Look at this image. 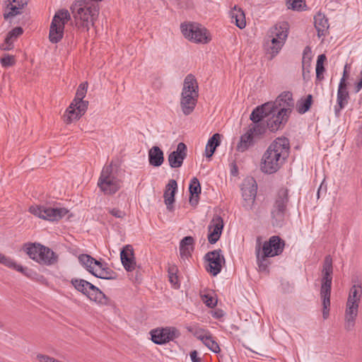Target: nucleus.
Here are the masks:
<instances>
[{"instance_id": "1", "label": "nucleus", "mask_w": 362, "mask_h": 362, "mask_svg": "<svg viewBox=\"0 0 362 362\" xmlns=\"http://www.w3.org/2000/svg\"><path fill=\"white\" fill-rule=\"evenodd\" d=\"M290 143L287 138H276L270 144L262 157L261 170L267 174L277 172L288 157Z\"/></svg>"}, {"instance_id": "2", "label": "nucleus", "mask_w": 362, "mask_h": 362, "mask_svg": "<svg viewBox=\"0 0 362 362\" xmlns=\"http://www.w3.org/2000/svg\"><path fill=\"white\" fill-rule=\"evenodd\" d=\"M102 0H75L71 6L75 27L80 32H88L99 14L98 1Z\"/></svg>"}, {"instance_id": "3", "label": "nucleus", "mask_w": 362, "mask_h": 362, "mask_svg": "<svg viewBox=\"0 0 362 362\" xmlns=\"http://www.w3.org/2000/svg\"><path fill=\"white\" fill-rule=\"evenodd\" d=\"M198 95L197 80L194 76L189 74L185 78L180 99V106L184 115H189L194 111Z\"/></svg>"}, {"instance_id": "4", "label": "nucleus", "mask_w": 362, "mask_h": 362, "mask_svg": "<svg viewBox=\"0 0 362 362\" xmlns=\"http://www.w3.org/2000/svg\"><path fill=\"white\" fill-rule=\"evenodd\" d=\"M332 272V259L330 255H327L324 259L320 288V296L322 300L323 305L322 315L324 319H327L329 316Z\"/></svg>"}, {"instance_id": "5", "label": "nucleus", "mask_w": 362, "mask_h": 362, "mask_svg": "<svg viewBox=\"0 0 362 362\" xmlns=\"http://www.w3.org/2000/svg\"><path fill=\"white\" fill-rule=\"evenodd\" d=\"M23 250L35 262L43 265H52L57 262V255L49 247L38 243H27Z\"/></svg>"}, {"instance_id": "6", "label": "nucleus", "mask_w": 362, "mask_h": 362, "mask_svg": "<svg viewBox=\"0 0 362 362\" xmlns=\"http://www.w3.org/2000/svg\"><path fill=\"white\" fill-rule=\"evenodd\" d=\"M362 296V287L354 284L349 291L345 310L344 327L346 330H351L354 325L358 312V305Z\"/></svg>"}, {"instance_id": "7", "label": "nucleus", "mask_w": 362, "mask_h": 362, "mask_svg": "<svg viewBox=\"0 0 362 362\" xmlns=\"http://www.w3.org/2000/svg\"><path fill=\"white\" fill-rule=\"evenodd\" d=\"M272 103L274 108L271 112V115H273L277 122H282V127H284L288 122L292 108L294 106L293 94L289 91L284 92Z\"/></svg>"}, {"instance_id": "8", "label": "nucleus", "mask_w": 362, "mask_h": 362, "mask_svg": "<svg viewBox=\"0 0 362 362\" xmlns=\"http://www.w3.org/2000/svg\"><path fill=\"white\" fill-rule=\"evenodd\" d=\"M73 286L79 292L86 296L90 300L101 305H107L108 298L95 286L82 279H72Z\"/></svg>"}, {"instance_id": "9", "label": "nucleus", "mask_w": 362, "mask_h": 362, "mask_svg": "<svg viewBox=\"0 0 362 362\" xmlns=\"http://www.w3.org/2000/svg\"><path fill=\"white\" fill-rule=\"evenodd\" d=\"M71 20V14L66 9L57 11L49 27V39L52 43H57L64 37L65 25Z\"/></svg>"}, {"instance_id": "10", "label": "nucleus", "mask_w": 362, "mask_h": 362, "mask_svg": "<svg viewBox=\"0 0 362 362\" xmlns=\"http://www.w3.org/2000/svg\"><path fill=\"white\" fill-rule=\"evenodd\" d=\"M288 37V25L282 23L280 25H276L272 28L269 31V40L267 42V47L271 52L272 56L276 55Z\"/></svg>"}, {"instance_id": "11", "label": "nucleus", "mask_w": 362, "mask_h": 362, "mask_svg": "<svg viewBox=\"0 0 362 362\" xmlns=\"http://www.w3.org/2000/svg\"><path fill=\"white\" fill-rule=\"evenodd\" d=\"M98 186L106 194H113L120 188V180L112 172V165L104 166L98 182Z\"/></svg>"}, {"instance_id": "12", "label": "nucleus", "mask_w": 362, "mask_h": 362, "mask_svg": "<svg viewBox=\"0 0 362 362\" xmlns=\"http://www.w3.org/2000/svg\"><path fill=\"white\" fill-rule=\"evenodd\" d=\"M29 211L35 216L49 221H57L69 212L65 208H53L37 205L31 206Z\"/></svg>"}, {"instance_id": "13", "label": "nucleus", "mask_w": 362, "mask_h": 362, "mask_svg": "<svg viewBox=\"0 0 362 362\" xmlns=\"http://www.w3.org/2000/svg\"><path fill=\"white\" fill-rule=\"evenodd\" d=\"M180 28L183 35L194 42L205 44L210 40L206 29L199 24H182Z\"/></svg>"}, {"instance_id": "14", "label": "nucleus", "mask_w": 362, "mask_h": 362, "mask_svg": "<svg viewBox=\"0 0 362 362\" xmlns=\"http://www.w3.org/2000/svg\"><path fill=\"white\" fill-rule=\"evenodd\" d=\"M204 259L207 262L205 267L206 272L214 276H217L221 272L222 267L226 263L225 257L220 249L207 252L204 256Z\"/></svg>"}, {"instance_id": "15", "label": "nucleus", "mask_w": 362, "mask_h": 362, "mask_svg": "<svg viewBox=\"0 0 362 362\" xmlns=\"http://www.w3.org/2000/svg\"><path fill=\"white\" fill-rule=\"evenodd\" d=\"M242 196L244 199L243 206L247 210H251L255 202L257 185L253 177H247L244 180L241 185Z\"/></svg>"}, {"instance_id": "16", "label": "nucleus", "mask_w": 362, "mask_h": 362, "mask_svg": "<svg viewBox=\"0 0 362 362\" xmlns=\"http://www.w3.org/2000/svg\"><path fill=\"white\" fill-rule=\"evenodd\" d=\"M151 340L156 344H164L180 336L179 331L171 327L158 328L151 331Z\"/></svg>"}, {"instance_id": "17", "label": "nucleus", "mask_w": 362, "mask_h": 362, "mask_svg": "<svg viewBox=\"0 0 362 362\" xmlns=\"http://www.w3.org/2000/svg\"><path fill=\"white\" fill-rule=\"evenodd\" d=\"M284 246V240L277 235H273L263 243L262 252L265 253V256L275 257L283 252Z\"/></svg>"}, {"instance_id": "18", "label": "nucleus", "mask_w": 362, "mask_h": 362, "mask_svg": "<svg viewBox=\"0 0 362 362\" xmlns=\"http://www.w3.org/2000/svg\"><path fill=\"white\" fill-rule=\"evenodd\" d=\"M4 18L8 20L22 13V10L28 4V0H4Z\"/></svg>"}, {"instance_id": "19", "label": "nucleus", "mask_w": 362, "mask_h": 362, "mask_svg": "<svg viewBox=\"0 0 362 362\" xmlns=\"http://www.w3.org/2000/svg\"><path fill=\"white\" fill-rule=\"evenodd\" d=\"M187 146L180 142L177 144L175 151L171 152L168 157V163L172 168H178L182 165L183 161L187 157Z\"/></svg>"}, {"instance_id": "20", "label": "nucleus", "mask_w": 362, "mask_h": 362, "mask_svg": "<svg viewBox=\"0 0 362 362\" xmlns=\"http://www.w3.org/2000/svg\"><path fill=\"white\" fill-rule=\"evenodd\" d=\"M223 228V221L219 216L213 217L208 226V240L211 244L216 243L220 238Z\"/></svg>"}, {"instance_id": "21", "label": "nucleus", "mask_w": 362, "mask_h": 362, "mask_svg": "<svg viewBox=\"0 0 362 362\" xmlns=\"http://www.w3.org/2000/svg\"><path fill=\"white\" fill-rule=\"evenodd\" d=\"M120 259L124 268L127 272H132L135 269L136 263L134 250L131 245H127L123 247L120 252Z\"/></svg>"}, {"instance_id": "22", "label": "nucleus", "mask_w": 362, "mask_h": 362, "mask_svg": "<svg viewBox=\"0 0 362 362\" xmlns=\"http://www.w3.org/2000/svg\"><path fill=\"white\" fill-rule=\"evenodd\" d=\"M274 108L272 102L265 103L255 107L250 114V119L253 123L261 122L262 120L271 115Z\"/></svg>"}, {"instance_id": "23", "label": "nucleus", "mask_w": 362, "mask_h": 362, "mask_svg": "<svg viewBox=\"0 0 362 362\" xmlns=\"http://www.w3.org/2000/svg\"><path fill=\"white\" fill-rule=\"evenodd\" d=\"M177 182L173 179L170 180L168 183L165 186L163 197L166 207L169 211H172L173 209V204L175 202V194L177 191Z\"/></svg>"}, {"instance_id": "24", "label": "nucleus", "mask_w": 362, "mask_h": 362, "mask_svg": "<svg viewBox=\"0 0 362 362\" xmlns=\"http://www.w3.org/2000/svg\"><path fill=\"white\" fill-rule=\"evenodd\" d=\"M23 33L21 27H16L9 31L5 38L4 42L0 45V49L11 50L13 48V42Z\"/></svg>"}, {"instance_id": "25", "label": "nucleus", "mask_w": 362, "mask_h": 362, "mask_svg": "<svg viewBox=\"0 0 362 362\" xmlns=\"http://www.w3.org/2000/svg\"><path fill=\"white\" fill-rule=\"evenodd\" d=\"M346 70L344 71V76L341 78L339 87H338V91H337V105L340 106V108H344L345 105L348 103V100L349 98V92L346 88Z\"/></svg>"}, {"instance_id": "26", "label": "nucleus", "mask_w": 362, "mask_h": 362, "mask_svg": "<svg viewBox=\"0 0 362 362\" xmlns=\"http://www.w3.org/2000/svg\"><path fill=\"white\" fill-rule=\"evenodd\" d=\"M92 274L97 278L103 279H115L117 278L116 273L107 266L100 262V264L97 265Z\"/></svg>"}, {"instance_id": "27", "label": "nucleus", "mask_w": 362, "mask_h": 362, "mask_svg": "<svg viewBox=\"0 0 362 362\" xmlns=\"http://www.w3.org/2000/svg\"><path fill=\"white\" fill-rule=\"evenodd\" d=\"M286 206L274 204L272 209V224L274 226H281L285 219Z\"/></svg>"}, {"instance_id": "28", "label": "nucleus", "mask_w": 362, "mask_h": 362, "mask_svg": "<svg viewBox=\"0 0 362 362\" xmlns=\"http://www.w3.org/2000/svg\"><path fill=\"white\" fill-rule=\"evenodd\" d=\"M197 337L211 351L218 354L221 351L218 344L209 332L197 333Z\"/></svg>"}, {"instance_id": "29", "label": "nucleus", "mask_w": 362, "mask_h": 362, "mask_svg": "<svg viewBox=\"0 0 362 362\" xmlns=\"http://www.w3.org/2000/svg\"><path fill=\"white\" fill-rule=\"evenodd\" d=\"M314 24L317 32V35L319 37L325 36L329 26L328 19L325 16L323 13L318 12L314 16Z\"/></svg>"}, {"instance_id": "30", "label": "nucleus", "mask_w": 362, "mask_h": 362, "mask_svg": "<svg viewBox=\"0 0 362 362\" xmlns=\"http://www.w3.org/2000/svg\"><path fill=\"white\" fill-rule=\"evenodd\" d=\"M148 161L154 167L160 166L164 161L163 151L156 146H153L148 151Z\"/></svg>"}, {"instance_id": "31", "label": "nucleus", "mask_w": 362, "mask_h": 362, "mask_svg": "<svg viewBox=\"0 0 362 362\" xmlns=\"http://www.w3.org/2000/svg\"><path fill=\"white\" fill-rule=\"evenodd\" d=\"M0 263L10 269H15L26 276H29L28 270L23 266L18 264L12 258L0 253Z\"/></svg>"}, {"instance_id": "32", "label": "nucleus", "mask_w": 362, "mask_h": 362, "mask_svg": "<svg viewBox=\"0 0 362 362\" xmlns=\"http://www.w3.org/2000/svg\"><path fill=\"white\" fill-rule=\"evenodd\" d=\"M80 264L85 267L90 274L93 272L97 265L100 264V261L94 259L89 255L83 254L78 256Z\"/></svg>"}, {"instance_id": "33", "label": "nucleus", "mask_w": 362, "mask_h": 362, "mask_svg": "<svg viewBox=\"0 0 362 362\" xmlns=\"http://www.w3.org/2000/svg\"><path fill=\"white\" fill-rule=\"evenodd\" d=\"M194 243V240L192 236H186L180 241V253L182 257H187L190 255Z\"/></svg>"}, {"instance_id": "34", "label": "nucleus", "mask_w": 362, "mask_h": 362, "mask_svg": "<svg viewBox=\"0 0 362 362\" xmlns=\"http://www.w3.org/2000/svg\"><path fill=\"white\" fill-rule=\"evenodd\" d=\"M221 135L218 133L214 134L209 140L205 148V155L211 158L214 153L216 148L220 145Z\"/></svg>"}, {"instance_id": "35", "label": "nucleus", "mask_w": 362, "mask_h": 362, "mask_svg": "<svg viewBox=\"0 0 362 362\" xmlns=\"http://www.w3.org/2000/svg\"><path fill=\"white\" fill-rule=\"evenodd\" d=\"M255 136L249 130L240 136V142L237 145V150L240 152H244L249 147L253 145Z\"/></svg>"}, {"instance_id": "36", "label": "nucleus", "mask_w": 362, "mask_h": 362, "mask_svg": "<svg viewBox=\"0 0 362 362\" xmlns=\"http://www.w3.org/2000/svg\"><path fill=\"white\" fill-rule=\"evenodd\" d=\"M232 19H235V25L240 29H243L246 25L245 16L243 11L241 8H238L236 6L230 12Z\"/></svg>"}, {"instance_id": "37", "label": "nucleus", "mask_w": 362, "mask_h": 362, "mask_svg": "<svg viewBox=\"0 0 362 362\" xmlns=\"http://www.w3.org/2000/svg\"><path fill=\"white\" fill-rule=\"evenodd\" d=\"M256 255H257V261L259 271L261 272H267L268 269V267L270 264L268 257H272L271 256H265V253L262 252L260 254V248H256Z\"/></svg>"}, {"instance_id": "38", "label": "nucleus", "mask_w": 362, "mask_h": 362, "mask_svg": "<svg viewBox=\"0 0 362 362\" xmlns=\"http://www.w3.org/2000/svg\"><path fill=\"white\" fill-rule=\"evenodd\" d=\"M288 202V189L286 187H281L277 192L274 204L283 205L287 207Z\"/></svg>"}, {"instance_id": "39", "label": "nucleus", "mask_w": 362, "mask_h": 362, "mask_svg": "<svg viewBox=\"0 0 362 362\" xmlns=\"http://www.w3.org/2000/svg\"><path fill=\"white\" fill-rule=\"evenodd\" d=\"M81 117V115H78L76 107H74V105L71 103L66 110V112L64 115V119L66 123L70 124L73 121L78 119Z\"/></svg>"}, {"instance_id": "40", "label": "nucleus", "mask_w": 362, "mask_h": 362, "mask_svg": "<svg viewBox=\"0 0 362 362\" xmlns=\"http://www.w3.org/2000/svg\"><path fill=\"white\" fill-rule=\"evenodd\" d=\"M313 100L312 95L309 94L305 99H301L298 101L296 108L300 114H304L308 112L311 106Z\"/></svg>"}, {"instance_id": "41", "label": "nucleus", "mask_w": 362, "mask_h": 362, "mask_svg": "<svg viewBox=\"0 0 362 362\" xmlns=\"http://www.w3.org/2000/svg\"><path fill=\"white\" fill-rule=\"evenodd\" d=\"M250 132L256 137H260L266 133L267 127L263 122H257L249 127Z\"/></svg>"}, {"instance_id": "42", "label": "nucleus", "mask_w": 362, "mask_h": 362, "mask_svg": "<svg viewBox=\"0 0 362 362\" xmlns=\"http://www.w3.org/2000/svg\"><path fill=\"white\" fill-rule=\"evenodd\" d=\"M312 59V50L308 46L305 47L303 53V77L305 78V66L310 67Z\"/></svg>"}, {"instance_id": "43", "label": "nucleus", "mask_w": 362, "mask_h": 362, "mask_svg": "<svg viewBox=\"0 0 362 362\" xmlns=\"http://www.w3.org/2000/svg\"><path fill=\"white\" fill-rule=\"evenodd\" d=\"M326 59V56L324 54H320L317 57L316 64V78L319 81H321L324 78V76H322V74L325 71L323 63Z\"/></svg>"}, {"instance_id": "44", "label": "nucleus", "mask_w": 362, "mask_h": 362, "mask_svg": "<svg viewBox=\"0 0 362 362\" xmlns=\"http://www.w3.org/2000/svg\"><path fill=\"white\" fill-rule=\"evenodd\" d=\"M189 192H190V194H191V197H190V202L192 203L193 202V195L196 194L197 196H198L200 193H201V186H200V183H199V181L198 180V179L197 177H193L192 180H191V182H190V184H189Z\"/></svg>"}, {"instance_id": "45", "label": "nucleus", "mask_w": 362, "mask_h": 362, "mask_svg": "<svg viewBox=\"0 0 362 362\" xmlns=\"http://www.w3.org/2000/svg\"><path fill=\"white\" fill-rule=\"evenodd\" d=\"M267 127L269 131L275 132L283 128L282 122H277L273 115H270L267 120Z\"/></svg>"}, {"instance_id": "46", "label": "nucleus", "mask_w": 362, "mask_h": 362, "mask_svg": "<svg viewBox=\"0 0 362 362\" xmlns=\"http://www.w3.org/2000/svg\"><path fill=\"white\" fill-rule=\"evenodd\" d=\"M72 105L76 107L78 115H83L88 108V102L83 100H73Z\"/></svg>"}, {"instance_id": "47", "label": "nucleus", "mask_w": 362, "mask_h": 362, "mask_svg": "<svg viewBox=\"0 0 362 362\" xmlns=\"http://www.w3.org/2000/svg\"><path fill=\"white\" fill-rule=\"evenodd\" d=\"M177 268L175 265H170L168 269L170 282L175 286H179L177 276Z\"/></svg>"}, {"instance_id": "48", "label": "nucleus", "mask_w": 362, "mask_h": 362, "mask_svg": "<svg viewBox=\"0 0 362 362\" xmlns=\"http://www.w3.org/2000/svg\"><path fill=\"white\" fill-rule=\"evenodd\" d=\"M88 89V83H81L76 90V95L74 100H83L85 98Z\"/></svg>"}, {"instance_id": "49", "label": "nucleus", "mask_w": 362, "mask_h": 362, "mask_svg": "<svg viewBox=\"0 0 362 362\" xmlns=\"http://www.w3.org/2000/svg\"><path fill=\"white\" fill-rule=\"evenodd\" d=\"M286 4L288 8L300 11L302 9L303 5H305V3L304 0H286Z\"/></svg>"}, {"instance_id": "50", "label": "nucleus", "mask_w": 362, "mask_h": 362, "mask_svg": "<svg viewBox=\"0 0 362 362\" xmlns=\"http://www.w3.org/2000/svg\"><path fill=\"white\" fill-rule=\"evenodd\" d=\"M1 64L4 67H8L15 64V58L12 55L4 54L0 59Z\"/></svg>"}, {"instance_id": "51", "label": "nucleus", "mask_w": 362, "mask_h": 362, "mask_svg": "<svg viewBox=\"0 0 362 362\" xmlns=\"http://www.w3.org/2000/svg\"><path fill=\"white\" fill-rule=\"evenodd\" d=\"M107 210L110 214L115 218L123 219L126 216V212L118 208H108Z\"/></svg>"}, {"instance_id": "52", "label": "nucleus", "mask_w": 362, "mask_h": 362, "mask_svg": "<svg viewBox=\"0 0 362 362\" xmlns=\"http://www.w3.org/2000/svg\"><path fill=\"white\" fill-rule=\"evenodd\" d=\"M172 4L180 8L188 7L189 6V0H169Z\"/></svg>"}, {"instance_id": "53", "label": "nucleus", "mask_w": 362, "mask_h": 362, "mask_svg": "<svg viewBox=\"0 0 362 362\" xmlns=\"http://www.w3.org/2000/svg\"><path fill=\"white\" fill-rule=\"evenodd\" d=\"M198 353L197 351H193L190 353V357L192 362H200L201 359L197 356Z\"/></svg>"}, {"instance_id": "54", "label": "nucleus", "mask_w": 362, "mask_h": 362, "mask_svg": "<svg viewBox=\"0 0 362 362\" xmlns=\"http://www.w3.org/2000/svg\"><path fill=\"white\" fill-rule=\"evenodd\" d=\"M205 298H206L205 303L207 306H209L210 308H213L214 306L216 305V302L214 301V300L212 298H211V297L209 298L207 296H205Z\"/></svg>"}, {"instance_id": "55", "label": "nucleus", "mask_w": 362, "mask_h": 362, "mask_svg": "<svg viewBox=\"0 0 362 362\" xmlns=\"http://www.w3.org/2000/svg\"><path fill=\"white\" fill-rule=\"evenodd\" d=\"M362 88V81L360 80L355 86V91L356 93L359 92Z\"/></svg>"}, {"instance_id": "56", "label": "nucleus", "mask_w": 362, "mask_h": 362, "mask_svg": "<svg viewBox=\"0 0 362 362\" xmlns=\"http://www.w3.org/2000/svg\"><path fill=\"white\" fill-rule=\"evenodd\" d=\"M343 108H340V106H339L338 105H336L334 107V112H335V115L337 117H339V115H340V111L342 110Z\"/></svg>"}, {"instance_id": "57", "label": "nucleus", "mask_w": 362, "mask_h": 362, "mask_svg": "<svg viewBox=\"0 0 362 362\" xmlns=\"http://www.w3.org/2000/svg\"><path fill=\"white\" fill-rule=\"evenodd\" d=\"M309 74H310V71L309 70H306L305 69V78H304V80H305L306 78H309Z\"/></svg>"}, {"instance_id": "58", "label": "nucleus", "mask_w": 362, "mask_h": 362, "mask_svg": "<svg viewBox=\"0 0 362 362\" xmlns=\"http://www.w3.org/2000/svg\"><path fill=\"white\" fill-rule=\"evenodd\" d=\"M361 78L360 80L362 81V71H361Z\"/></svg>"}, {"instance_id": "59", "label": "nucleus", "mask_w": 362, "mask_h": 362, "mask_svg": "<svg viewBox=\"0 0 362 362\" xmlns=\"http://www.w3.org/2000/svg\"><path fill=\"white\" fill-rule=\"evenodd\" d=\"M2 327V325H1V323L0 322V327Z\"/></svg>"}]
</instances>
